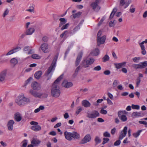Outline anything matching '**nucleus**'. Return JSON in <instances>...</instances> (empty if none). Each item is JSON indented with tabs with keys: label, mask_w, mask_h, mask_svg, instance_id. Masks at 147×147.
Segmentation results:
<instances>
[{
	"label": "nucleus",
	"mask_w": 147,
	"mask_h": 147,
	"mask_svg": "<svg viewBox=\"0 0 147 147\" xmlns=\"http://www.w3.org/2000/svg\"><path fill=\"white\" fill-rule=\"evenodd\" d=\"M131 107L133 109H140V106L138 105H132Z\"/></svg>",
	"instance_id": "obj_49"
},
{
	"label": "nucleus",
	"mask_w": 147,
	"mask_h": 147,
	"mask_svg": "<svg viewBox=\"0 0 147 147\" xmlns=\"http://www.w3.org/2000/svg\"><path fill=\"white\" fill-rule=\"evenodd\" d=\"M31 87L34 90H40V84L36 82H32L31 84Z\"/></svg>",
	"instance_id": "obj_15"
},
{
	"label": "nucleus",
	"mask_w": 147,
	"mask_h": 147,
	"mask_svg": "<svg viewBox=\"0 0 147 147\" xmlns=\"http://www.w3.org/2000/svg\"><path fill=\"white\" fill-rule=\"evenodd\" d=\"M40 142L41 141L35 138L33 139L31 142V144L35 146L39 145Z\"/></svg>",
	"instance_id": "obj_20"
},
{
	"label": "nucleus",
	"mask_w": 147,
	"mask_h": 147,
	"mask_svg": "<svg viewBox=\"0 0 147 147\" xmlns=\"http://www.w3.org/2000/svg\"><path fill=\"white\" fill-rule=\"evenodd\" d=\"M64 135L65 139L67 140L71 141L72 140L71 133L66 131L64 133Z\"/></svg>",
	"instance_id": "obj_16"
},
{
	"label": "nucleus",
	"mask_w": 147,
	"mask_h": 147,
	"mask_svg": "<svg viewBox=\"0 0 147 147\" xmlns=\"http://www.w3.org/2000/svg\"><path fill=\"white\" fill-rule=\"evenodd\" d=\"M32 58L35 59H38L40 58V57L37 54H33L32 55Z\"/></svg>",
	"instance_id": "obj_45"
},
{
	"label": "nucleus",
	"mask_w": 147,
	"mask_h": 147,
	"mask_svg": "<svg viewBox=\"0 0 147 147\" xmlns=\"http://www.w3.org/2000/svg\"><path fill=\"white\" fill-rule=\"evenodd\" d=\"M27 144V140H25L23 141V144L22 145V147H26Z\"/></svg>",
	"instance_id": "obj_56"
},
{
	"label": "nucleus",
	"mask_w": 147,
	"mask_h": 147,
	"mask_svg": "<svg viewBox=\"0 0 147 147\" xmlns=\"http://www.w3.org/2000/svg\"><path fill=\"white\" fill-rule=\"evenodd\" d=\"M82 110V108L81 107H78L77 108L76 113L77 115H78Z\"/></svg>",
	"instance_id": "obj_37"
},
{
	"label": "nucleus",
	"mask_w": 147,
	"mask_h": 147,
	"mask_svg": "<svg viewBox=\"0 0 147 147\" xmlns=\"http://www.w3.org/2000/svg\"><path fill=\"white\" fill-rule=\"evenodd\" d=\"M63 117L65 119H67L69 117V115L67 113H65L63 115Z\"/></svg>",
	"instance_id": "obj_62"
},
{
	"label": "nucleus",
	"mask_w": 147,
	"mask_h": 147,
	"mask_svg": "<svg viewBox=\"0 0 147 147\" xmlns=\"http://www.w3.org/2000/svg\"><path fill=\"white\" fill-rule=\"evenodd\" d=\"M127 112H126L125 111H119L118 113V114H119V115H124L127 114Z\"/></svg>",
	"instance_id": "obj_53"
},
{
	"label": "nucleus",
	"mask_w": 147,
	"mask_h": 147,
	"mask_svg": "<svg viewBox=\"0 0 147 147\" xmlns=\"http://www.w3.org/2000/svg\"><path fill=\"white\" fill-rule=\"evenodd\" d=\"M83 54V53L82 52H81L79 53L75 62L76 66H77L79 65L82 57Z\"/></svg>",
	"instance_id": "obj_13"
},
{
	"label": "nucleus",
	"mask_w": 147,
	"mask_h": 147,
	"mask_svg": "<svg viewBox=\"0 0 147 147\" xmlns=\"http://www.w3.org/2000/svg\"><path fill=\"white\" fill-rule=\"evenodd\" d=\"M72 138L74 139H79L80 137V136L79 134L75 131L71 133Z\"/></svg>",
	"instance_id": "obj_28"
},
{
	"label": "nucleus",
	"mask_w": 147,
	"mask_h": 147,
	"mask_svg": "<svg viewBox=\"0 0 147 147\" xmlns=\"http://www.w3.org/2000/svg\"><path fill=\"white\" fill-rule=\"evenodd\" d=\"M127 0H121L120 3V6H124L125 5V6L124 7V8L127 7L128 6Z\"/></svg>",
	"instance_id": "obj_24"
},
{
	"label": "nucleus",
	"mask_w": 147,
	"mask_h": 147,
	"mask_svg": "<svg viewBox=\"0 0 147 147\" xmlns=\"http://www.w3.org/2000/svg\"><path fill=\"white\" fill-rule=\"evenodd\" d=\"M11 63L16 65L18 62L17 60L15 58H13L11 59L10 61Z\"/></svg>",
	"instance_id": "obj_42"
},
{
	"label": "nucleus",
	"mask_w": 147,
	"mask_h": 147,
	"mask_svg": "<svg viewBox=\"0 0 147 147\" xmlns=\"http://www.w3.org/2000/svg\"><path fill=\"white\" fill-rule=\"evenodd\" d=\"M119 84V81L117 80H115L113 84V87H116L117 85Z\"/></svg>",
	"instance_id": "obj_38"
},
{
	"label": "nucleus",
	"mask_w": 147,
	"mask_h": 147,
	"mask_svg": "<svg viewBox=\"0 0 147 147\" xmlns=\"http://www.w3.org/2000/svg\"><path fill=\"white\" fill-rule=\"evenodd\" d=\"M40 48L42 51L45 53L49 52L50 50L48 48V45L47 43H43L40 46Z\"/></svg>",
	"instance_id": "obj_8"
},
{
	"label": "nucleus",
	"mask_w": 147,
	"mask_h": 147,
	"mask_svg": "<svg viewBox=\"0 0 147 147\" xmlns=\"http://www.w3.org/2000/svg\"><path fill=\"white\" fill-rule=\"evenodd\" d=\"M135 11V8L133 5H131L130 7L129 11L131 13H134Z\"/></svg>",
	"instance_id": "obj_39"
},
{
	"label": "nucleus",
	"mask_w": 147,
	"mask_h": 147,
	"mask_svg": "<svg viewBox=\"0 0 147 147\" xmlns=\"http://www.w3.org/2000/svg\"><path fill=\"white\" fill-rule=\"evenodd\" d=\"M30 93L35 97L40 98L42 95V93L35 92L32 90H30Z\"/></svg>",
	"instance_id": "obj_14"
},
{
	"label": "nucleus",
	"mask_w": 147,
	"mask_h": 147,
	"mask_svg": "<svg viewBox=\"0 0 147 147\" xmlns=\"http://www.w3.org/2000/svg\"><path fill=\"white\" fill-rule=\"evenodd\" d=\"M125 62H123L120 63H115L114 64V65L116 68L117 69H119L125 66Z\"/></svg>",
	"instance_id": "obj_22"
},
{
	"label": "nucleus",
	"mask_w": 147,
	"mask_h": 147,
	"mask_svg": "<svg viewBox=\"0 0 147 147\" xmlns=\"http://www.w3.org/2000/svg\"><path fill=\"white\" fill-rule=\"evenodd\" d=\"M61 125V123L59 122L57 123L54 126L55 128H57L58 127H60Z\"/></svg>",
	"instance_id": "obj_63"
},
{
	"label": "nucleus",
	"mask_w": 147,
	"mask_h": 147,
	"mask_svg": "<svg viewBox=\"0 0 147 147\" xmlns=\"http://www.w3.org/2000/svg\"><path fill=\"white\" fill-rule=\"evenodd\" d=\"M58 55H56L52 63L47 70V72L45 74V75L47 76H49V77H48L47 80H49L51 77L52 73L55 70V67L56 66V63L58 58Z\"/></svg>",
	"instance_id": "obj_3"
},
{
	"label": "nucleus",
	"mask_w": 147,
	"mask_h": 147,
	"mask_svg": "<svg viewBox=\"0 0 147 147\" xmlns=\"http://www.w3.org/2000/svg\"><path fill=\"white\" fill-rule=\"evenodd\" d=\"M80 23H79V24L74 29H73V31L74 32H76V31H78V30H79L80 28Z\"/></svg>",
	"instance_id": "obj_50"
},
{
	"label": "nucleus",
	"mask_w": 147,
	"mask_h": 147,
	"mask_svg": "<svg viewBox=\"0 0 147 147\" xmlns=\"http://www.w3.org/2000/svg\"><path fill=\"white\" fill-rule=\"evenodd\" d=\"M69 25V23H67L63 25L61 28V30L66 29L68 28Z\"/></svg>",
	"instance_id": "obj_46"
},
{
	"label": "nucleus",
	"mask_w": 147,
	"mask_h": 147,
	"mask_svg": "<svg viewBox=\"0 0 147 147\" xmlns=\"http://www.w3.org/2000/svg\"><path fill=\"white\" fill-rule=\"evenodd\" d=\"M82 104L83 106L86 108L90 107L91 105L90 103L88 101L86 100H82Z\"/></svg>",
	"instance_id": "obj_21"
},
{
	"label": "nucleus",
	"mask_w": 147,
	"mask_h": 147,
	"mask_svg": "<svg viewBox=\"0 0 147 147\" xmlns=\"http://www.w3.org/2000/svg\"><path fill=\"white\" fill-rule=\"evenodd\" d=\"M35 30L33 28H30L26 32V34L27 35L32 34L34 31Z\"/></svg>",
	"instance_id": "obj_30"
},
{
	"label": "nucleus",
	"mask_w": 147,
	"mask_h": 147,
	"mask_svg": "<svg viewBox=\"0 0 147 147\" xmlns=\"http://www.w3.org/2000/svg\"><path fill=\"white\" fill-rule=\"evenodd\" d=\"M119 117L121 119V120L123 121H125L127 119V118L125 115H120L118 114Z\"/></svg>",
	"instance_id": "obj_35"
},
{
	"label": "nucleus",
	"mask_w": 147,
	"mask_h": 147,
	"mask_svg": "<svg viewBox=\"0 0 147 147\" xmlns=\"http://www.w3.org/2000/svg\"><path fill=\"white\" fill-rule=\"evenodd\" d=\"M106 39V36H103L102 37L97 38V45L99 46L101 44L104 43Z\"/></svg>",
	"instance_id": "obj_9"
},
{
	"label": "nucleus",
	"mask_w": 147,
	"mask_h": 147,
	"mask_svg": "<svg viewBox=\"0 0 147 147\" xmlns=\"http://www.w3.org/2000/svg\"><path fill=\"white\" fill-rule=\"evenodd\" d=\"M14 123V121L13 120H11L8 121L7 126L9 130L11 131L13 130V126Z\"/></svg>",
	"instance_id": "obj_17"
},
{
	"label": "nucleus",
	"mask_w": 147,
	"mask_h": 147,
	"mask_svg": "<svg viewBox=\"0 0 147 147\" xmlns=\"http://www.w3.org/2000/svg\"><path fill=\"white\" fill-rule=\"evenodd\" d=\"M82 13L81 12H78L76 13L72 14L71 16V17H73L74 18H79Z\"/></svg>",
	"instance_id": "obj_34"
},
{
	"label": "nucleus",
	"mask_w": 147,
	"mask_h": 147,
	"mask_svg": "<svg viewBox=\"0 0 147 147\" xmlns=\"http://www.w3.org/2000/svg\"><path fill=\"white\" fill-rule=\"evenodd\" d=\"M73 85V84L72 82H68L66 80H64L62 84V86L66 88H70L72 87Z\"/></svg>",
	"instance_id": "obj_11"
},
{
	"label": "nucleus",
	"mask_w": 147,
	"mask_h": 147,
	"mask_svg": "<svg viewBox=\"0 0 147 147\" xmlns=\"http://www.w3.org/2000/svg\"><path fill=\"white\" fill-rule=\"evenodd\" d=\"M100 53L99 49L97 48L96 49L94 50L91 52V55L93 56H96L98 55Z\"/></svg>",
	"instance_id": "obj_26"
},
{
	"label": "nucleus",
	"mask_w": 147,
	"mask_h": 147,
	"mask_svg": "<svg viewBox=\"0 0 147 147\" xmlns=\"http://www.w3.org/2000/svg\"><path fill=\"white\" fill-rule=\"evenodd\" d=\"M103 141L102 142L103 144L107 143L109 140V138H103Z\"/></svg>",
	"instance_id": "obj_51"
},
{
	"label": "nucleus",
	"mask_w": 147,
	"mask_h": 147,
	"mask_svg": "<svg viewBox=\"0 0 147 147\" xmlns=\"http://www.w3.org/2000/svg\"><path fill=\"white\" fill-rule=\"evenodd\" d=\"M91 139V137L90 134L86 135L82 140L81 143L84 144L90 142Z\"/></svg>",
	"instance_id": "obj_10"
},
{
	"label": "nucleus",
	"mask_w": 147,
	"mask_h": 147,
	"mask_svg": "<svg viewBox=\"0 0 147 147\" xmlns=\"http://www.w3.org/2000/svg\"><path fill=\"white\" fill-rule=\"evenodd\" d=\"M140 59V57H134L133 58V61L136 63H138Z\"/></svg>",
	"instance_id": "obj_48"
},
{
	"label": "nucleus",
	"mask_w": 147,
	"mask_h": 147,
	"mask_svg": "<svg viewBox=\"0 0 147 147\" xmlns=\"http://www.w3.org/2000/svg\"><path fill=\"white\" fill-rule=\"evenodd\" d=\"M144 43H147V39H146L145 40L140 43L139 44L140 46H144Z\"/></svg>",
	"instance_id": "obj_58"
},
{
	"label": "nucleus",
	"mask_w": 147,
	"mask_h": 147,
	"mask_svg": "<svg viewBox=\"0 0 147 147\" xmlns=\"http://www.w3.org/2000/svg\"><path fill=\"white\" fill-rule=\"evenodd\" d=\"M141 81V79L140 78H138L136 80V86L138 87Z\"/></svg>",
	"instance_id": "obj_60"
},
{
	"label": "nucleus",
	"mask_w": 147,
	"mask_h": 147,
	"mask_svg": "<svg viewBox=\"0 0 147 147\" xmlns=\"http://www.w3.org/2000/svg\"><path fill=\"white\" fill-rule=\"evenodd\" d=\"M91 6L92 7V8L93 9L95 10L96 8H97V10H96V11H98L100 9V7L98 6V4L96 3H93L91 4Z\"/></svg>",
	"instance_id": "obj_27"
},
{
	"label": "nucleus",
	"mask_w": 147,
	"mask_h": 147,
	"mask_svg": "<svg viewBox=\"0 0 147 147\" xmlns=\"http://www.w3.org/2000/svg\"><path fill=\"white\" fill-rule=\"evenodd\" d=\"M100 113L102 114L105 115L107 113V111L104 109L103 108H102L100 110Z\"/></svg>",
	"instance_id": "obj_54"
},
{
	"label": "nucleus",
	"mask_w": 147,
	"mask_h": 147,
	"mask_svg": "<svg viewBox=\"0 0 147 147\" xmlns=\"http://www.w3.org/2000/svg\"><path fill=\"white\" fill-rule=\"evenodd\" d=\"M103 136L105 137H110L111 136V135L108 132L106 131L104 133Z\"/></svg>",
	"instance_id": "obj_52"
},
{
	"label": "nucleus",
	"mask_w": 147,
	"mask_h": 147,
	"mask_svg": "<svg viewBox=\"0 0 147 147\" xmlns=\"http://www.w3.org/2000/svg\"><path fill=\"white\" fill-rule=\"evenodd\" d=\"M23 51L28 55L31 54L32 53V50L31 48L28 46L25 47L23 49Z\"/></svg>",
	"instance_id": "obj_18"
},
{
	"label": "nucleus",
	"mask_w": 147,
	"mask_h": 147,
	"mask_svg": "<svg viewBox=\"0 0 147 147\" xmlns=\"http://www.w3.org/2000/svg\"><path fill=\"white\" fill-rule=\"evenodd\" d=\"M42 75V72L41 71H37L34 74V77L37 79H39Z\"/></svg>",
	"instance_id": "obj_29"
},
{
	"label": "nucleus",
	"mask_w": 147,
	"mask_h": 147,
	"mask_svg": "<svg viewBox=\"0 0 147 147\" xmlns=\"http://www.w3.org/2000/svg\"><path fill=\"white\" fill-rule=\"evenodd\" d=\"M60 16L58 15H54L53 16V18L54 20L55 21L57 20L59 18Z\"/></svg>",
	"instance_id": "obj_59"
},
{
	"label": "nucleus",
	"mask_w": 147,
	"mask_h": 147,
	"mask_svg": "<svg viewBox=\"0 0 147 147\" xmlns=\"http://www.w3.org/2000/svg\"><path fill=\"white\" fill-rule=\"evenodd\" d=\"M103 100V99H98L97 100L96 102H94L93 103V105L95 106H98V103H100Z\"/></svg>",
	"instance_id": "obj_44"
},
{
	"label": "nucleus",
	"mask_w": 147,
	"mask_h": 147,
	"mask_svg": "<svg viewBox=\"0 0 147 147\" xmlns=\"http://www.w3.org/2000/svg\"><path fill=\"white\" fill-rule=\"evenodd\" d=\"M101 67L100 65H98L94 68V70L96 71H99L101 69Z\"/></svg>",
	"instance_id": "obj_57"
},
{
	"label": "nucleus",
	"mask_w": 147,
	"mask_h": 147,
	"mask_svg": "<svg viewBox=\"0 0 147 147\" xmlns=\"http://www.w3.org/2000/svg\"><path fill=\"white\" fill-rule=\"evenodd\" d=\"M26 11L34 13V7L33 6H30Z\"/></svg>",
	"instance_id": "obj_36"
},
{
	"label": "nucleus",
	"mask_w": 147,
	"mask_h": 147,
	"mask_svg": "<svg viewBox=\"0 0 147 147\" xmlns=\"http://www.w3.org/2000/svg\"><path fill=\"white\" fill-rule=\"evenodd\" d=\"M32 111L31 110H30L26 113V115L28 117L29 116L32 114Z\"/></svg>",
	"instance_id": "obj_55"
},
{
	"label": "nucleus",
	"mask_w": 147,
	"mask_h": 147,
	"mask_svg": "<svg viewBox=\"0 0 147 147\" xmlns=\"http://www.w3.org/2000/svg\"><path fill=\"white\" fill-rule=\"evenodd\" d=\"M6 75L5 71H3L0 73V82H3L5 80Z\"/></svg>",
	"instance_id": "obj_19"
},
{
	"label": "nucleus",
	"mask_w": 147,
	"mask_h": 147,
	"mask_svg": "<svg viewBox=\"0 0 147 147\" xmlns=\"http://www.w3.org/2000/svg\"><path fill=\"white\" fill-rule=\"evenodd\" d=\"M59 21L60 22L59 25V27H60L63 25L65 24L66 22L67 21L64 18H61L59 19Z\"/></svg>",
	"instance_id": "obj_31"
},
{
	"label": "nucleus",
	"mask_w": 147,
	"mask_h": 147,
	"mask_svg": "<svg viewBox=\"0 0 147 147\" xmlns=\"http://www.w3.org/2000/svg\"><path fill=\"white\" fill-rule=\"evenodd\" d=\"M141 49H142V53L143 55H145L146 53V51L145 49L144 46H140Z\"/></svg>",
	"instance_id": "obj_47"
},
{
	"label": "nucleus",
	"mask_w": 147,
	"mask_h": 147,
	"mask_svg": "<svg viewBox=\"0 0 147 147\" xmlns=\"http://www.w3.org/2000/svg\"><path fill=\"white\" fill-rule=\"evenodd\" d=\"M132 66L134 68L136 69L143 68L141 62L139 64L133 65Z\"/></svg>",
	"instance_id": "obj_33"
},
{
	"label": "nucleus",
	"mask_w": 147,
	"mask_h": 147,
	"mask_svg": "<svg viewBox=\"0 0 147 147\" xmlns=\"http://www.w3.org/2000/svg\"><path fill=\"white\" fill-rule=\"evenodd\" d=\"M99 113L96 110H94L91 111H88L86 113L87 117L91 119H94L99 117Z\"/></svg>",
	"instance_id": "obj_6"
},
{
	"label": "nucleus",
	"mask_w": 147,
	"mask_h": 147,
	"mask_svg": "<svg viewBox=\"0 0 147 147\" xmlns=\"http://www.w3.org/2000/svg\"><path fill=\"white\" fill-rule=\"evenodd\" d=\"M9 10L8 8L6 9L4 11L3 14L2 16L5 18L9 13Z\"/></svg>",
	"instance_id": "obj_43"
},
{
	"label": "nucleus",
	"mask_w": 147,
	"mask_h": 147,
	"mask_svg": "<svg viewBox=\"0 0 147 147\" xmlns=\"http://www.w3.org/2000/svg\"><path fill=\"white\" fill-rule=\"evenodd\" d=\"M14 120L17 122H19L22 119V115L19 112L16 113L14 115Z\"/></svg>",
	"instance_id": "obj_12"
},
{
	"label": "nucleus",
	"mask_w": 147,
	"mask_h": 147,
	"mask_svg": "<svg viewBox=\"0 0 147 147\" xmlns=\"http://www.w3.org/2000/svg\"><path fill=\"white\" fill-rule=\"evenodd\" d=\"M94 61V59L92 57L84 59L82 61L81 65L85 68H87L92 64Z\"/></svg>",
	"instance_id": "obj_4"
},
{
	"label": "nucleus",
	"mask_w": 147,
	"mask_h": 147,
	"mask_svg": "<svg viewBox=\"0 0 147 147\" xmlns=\"http://www.w3.org/2000/svg\"><path fill=\"white\" fill-rule=\"evenodd\" d=\"M21 49V47L19 46L14 47L12 49L9 51L5 55H9L15 53L20 51Z\"/></svg>",
	"instance_id": "obj_7"
},
{
	"label": "nucleus",
	"mask_w": 147,
	"mask_h": 147,
	"mask_svg": "<svg viewBox=\"0 0 147 147\" xmlns=\"http://www.w3.org/2000/svg\"><path fill=\"white\" fill-rule=\"evenodd\" d=\"M141 63L143 68L147 66V61H145Z\"/></svg>",
	"instance_id": "obj_61"
},
{
	"label": "nucleus",
	"mask_w": 147,
	"mask_h": 147,
	"mask_svg": "<svg viewBox=\"0 0 147 147\" xmlns=\"http://www.w3.org/2000/svg\"><path fill=\"white\" fill-rule=\"evenodd\" d=\"M142 131V130H139L138 131H137L136 132L132 134L133 136L135 138H138L139 136L140 135L141 132Z\"/></svg>",
	"instance_id": "obj_32"
},
{
	"label": "nucleus",
	"mask_w": 147,
	"mask_h": 147,
	"mask_svg": "<svg viewBox=\"0 0 147 147\" xmlns=\"http://www.w3.org/2000/svg\"><path fill=\"white\" fill-rule=\"evenodd\" d=\"M94 141L96 144L100 143L101 142V140L100 139L99 137L96 136L94 139Z\"/></svg>",
	"instance_id": "obj_41"
},
{
	"label": "nucleus",
	"mask_w": 147,
	"mask_h": 147,
	"mask_svg": "<svg viewBox=\"0 0 147 147\" xmlns=\"http://www.w3.org/2000/svg\"><path fill=\"white\" fill-rule=\"evenodd\" d=\"M108 95L111 99L113 100V95L110 93L108 92Z\"/></svg>",
	"instance_id": "obj_64"
},
{
	"label": "nucleus",
	"mask_w": 147,
	"mask_h": 147,
	"mask_svg": "<svg viewBox=\"0 0 147 147\" xmlns=\"http://www.w3.org/2000/svg\"><path fill=\"white\" fill-rule=\"evenodd\" d=\"M127 127H124L123 130L121 131L120 134L119 136V140H117L114 143V145L115 146H118L120 144L121 141L120 140H121L122 139L126 136L127 132Z\"/></svg>",
	"instance_id": "obj_5"
},
{
	"label": "nucleus",
	"mask_w": 147,
	"mask_h": 147,
	"mask_svg": "<svg viewBox=\"0 0 147 147\" xmlns=\"http://www.w3.org/2000/svg\"><path fill=\"white\" fill-rule=\"evenodd\" d=\"M63 74L61 75L54 82L52 86L51 94L53 97L57 98L60 96L61 92L59 89V82L63 78Z\"/></svg>",
	"instance_id": "obj_1"
},
{
	"label": "nucleus",
	"mask_w": 147,
	"mask_h": 147,
	"mask_svg": "<svg viewBox=\"0 0 147 147\" xmlns=\"http://www.w3.org/2000/svg\"><path fill=\"white\" fill-rule=\"evenodd\" d=\"M103 62H105L109 60V57L107 55H105L103 58Z\"/></svg>",
	"instance_id": "obj_40"
},
{
	"label": "nucleus",
	"mask_w": 147,
	"mask_h": 147,
	"mask_svg": "<svg viewBox=\"0 0 147 147\" xmlns=\"http://www.w3.org/2000/svg\"><path fill=\"white\" fill-rule=\"evenodd\" d=\"M31 129L34 131H37L40 130L41 128L40 126L36 125L32 126Z\"/></svg>",
	"instance_id": "obj_23"
},
{
	"label": "nucleus",
	"mask_w": 147,
	"mask_h": 147,
	"mask_svg": "<svg viewBox=\"0 0 147 147\" xmlns=\"http://www.w3.org/2000/svg\"><path fill=\"white\" fill-rule=\"evenodd\" d=\"M15 102L19 106H22L28 103L30 100L28 98L25 97L23 94H21L16 98Z\"/></svg>",
	"instance_id": "obj_2"
},
{
	"label": "nucleus",
	"mask_w": 147,
	"mask_h": 147,
	"mask_svg": "<svg viewBox=\"0 0 147 147\" xmlns=\"http://www.w3.org/2000/svg\"><path fill=\"white\" fill-rule=\"evenodd\" d=\"M132 115L133 116L138 117L143 116L144 115V114L142 112H136L133 113Z\"/></svg>",
	"instance_id": "obj_25"
}]
</instances>
